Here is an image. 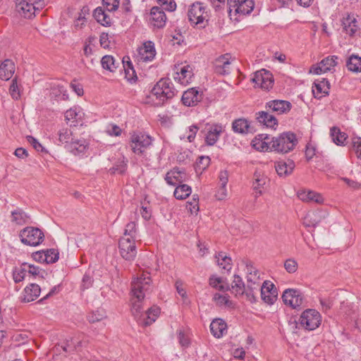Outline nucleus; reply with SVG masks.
<instances>
[{
  "label": "nucleus",
  "mask_w": 361,
  "mask_h": 361,
  "mask_svg": "<svg viewBox=\"0 0 361 361\" xmlns=\"http://www.w3.org/2000/svg\"><path fill=\"white\" fill-rule=\"evenodd\" d=\"M219 266L226 270H230L231 269V259L223 252L219 253L216 256Z\"/></svg>",
  "instance_id": "51"
},
{
  "label": "nucleus",
  "mask_w": 361,
  "mask_h": 361,
  "mask_svg": "<svg viewBox=\"0 0 361 361\" xmlns=\"http://www.w3.org/2000/svg\"><path fill=\"white\" fill-rule=\"evenodd\" d=\"M353 149L358 159L361 160V139L357 138L353 141Z\"/></svg>",
  "instance_id": "64"
},
{
  "label": "nucleus",
  "mask_w": 361,
  "mask_h": 361,
  "mask_svg": "<svg viewBox=\"0 0 361 361\" xmlns=\"http://www.w3.org/2000/svg\"><path fill=\"white\" fill-rule=\"evenodd\" d=\"M338 57L331 56L326 57L319 63L311 66L309 73L316 75H320L331 71L337 64L336 60Z\"/></svg>",
  "instance_id": "11"
},
{
  "label": "nucleus",
  "mask_w": 361,
  "mask_h": 361,
  "mask_svg": "<svg viewBox=\"0 0 361 361\" xmlns=\"http://www.w3.org/2000/svg\"><path fill=\"white\" fill-rule=\"evenodd\" d=\"M192 192L191 188L186 184L178 185L173 192L174 197L178 200L186 199Z\"/></svg>",
  "instance_id": "42"
},
{
  "label": "nucleus",
  "mask_w": 361,
  "mask_h": 361,
  "mask_svg": "<svg viewBox=\"0 0 361 361\" xmlns=\"http://www.w3.org/2000/svg\"><path fill=\"white\" fill-rule=\"evenodd\" d=\"M330 135L332 141L337 145H342L346 140V135L345 133H341L340 129L336 127L331 128Z\"/></svg>",
  "instance_id": "45"
},
{
  "label": "nucleus",
  "mask_w": 361,
  "mask_h": 361,
  "mask_svg": "<svg viewBox=\"0 0 361 361\" xmlns=\"http://www.w3.org/2000/svg\"><path fill=\"white\" fill-rule=\"evenodd\" d=\"M30 219V216L22 209H18L11 212V221L18 225L28 223Z\"/></svg>",
  "instance_id": "39"
},
{
  "label": "nucleus",
  "mask_w": 361,
  "mask_h": 361,
  "mask_svg": "<svg viewBox=\"0 0 361 361\" xmlns=\"http://www.w3.org/2000/svg\"><path fill=\"white\" fill-rule=\"evenodd\" d=\"M59 141L66 144L67 147L70 142L74 140L72 131L68 128L61 129L59 133Z\"/></svg>",
  "instance_id": "52"
},
{
  "label": "nucleus",
  "mask_w": 361,
  "mask_h": 361,
  "mask_svg": "<svg viewBox=\"0 0 361 361\" xmlns=\"http://www.w3.org/2000/svg\"><path fill=\"white\" fill-rule=\"evenodd\" d=\"M210 331L214 337L221 338L227 332V324L221 319H215L210 324Z\"/></svg>",
  "instance_id": "30"
},
{
  "label": "nucleus",
  "mask_w": 361,
  "mask_h": 361,
  "mask_svg": "<svg viewBox=\"0 0 361 361\" xmlns=\"http://www.w3.org/2000/svg\"><path fill=\"white\" fill-rule=\"evenodd\" d=\"M251 81L264 90H269L274 84L272 74L265 69H262L254 73Z\"/></svg>",
  "instance_id": "9"
},
{
  "label": "nucleus",
  "mask_w": 361,
  "mask_h": 361,
  "mask_svg": "<svg viewBox=\"0 0 361 361\" xmlns=\"http://www.w3.org/2000/svg\"><path fill=\"white\" fill-rule=\"evenodd\" d=\"M329 82L323 79L321 81L314 82L312 87V93L316 98H322L329 94Z\"/></svg>",
  "instance_id": "31"
},
{
  "label": "nucleus",
  "mask_w": 361,
  "mask_h": 361,
  "mask_svg": "<svg viewBox=\"0 0 361 361\" xmlns=\"http://www.w3.org/2000/svg\"><path fill=\"white\" fill-rule=\"evenodd\" d=\"M298 198L302 202L322 204L324 198L321 194L312 190H300L298 192Z\"/></svg>",
  "instance_id": "25"
},
{
  "label": "nucleus",
  "mask_w": 361,
  "mask_h": 361,
  "mask_svg": "<svg viewBox=\"0 0 361 361\" xmlns=\"http://www.w3.org/2000/svg\"><path fill=\"white\" fill-rule=\"evenodd\" d=\"M247 286L253 290L260 287L261 279L259 270L251 262L246 264Z\"/></svg>",
  "instance_id": "15"
},
{
  "label": "nucleus",
  "mask_w": 361,
  "mask_h": 361,
  "mask_svg": "<svg viewBox=\"0 0 361 361\" xmlns=\"http://www.w3.org/2000/svg\"><path fill=\"white\" fill-rule=\"evenodd\" d=\"M240 2L239 0H227V11L231 19L233 18V11L234 12V16L237 14L235 13V8L239 5Z\"/></svg>",
  "instance_id": "61"
},
{
  "label": "nucleus",
  "mask_w": 361,
  "mask_h": 361,
  "mask_svg": "<svg viewBox=\"0 0 361 361\" xmlns=\"http://www.w3.org/2000/svg\"><path fill=\"white\" fill-rule=\"evenodd\" d=\"M137 51L140 59L142 61H151L156 55L154 44L151 41L145 42Z\"/></svg>",
  "instance_id": "23"
},
{
  "label": "nucleus",
  "mask_w": 361,
  "mask_h": 361,
  "mask_svg": "<svg viewBox=\"0 0 361 361\" xmlns=\"http://www.w3.org/2000/svg\"><path fill=\"white\" fill-rule=\"evenodd\" d=\"M261 296L262 299L267 304H273L277 298V290L274 285L269 281H264L261 286Z\"/></svg>",
  "instance_id": "19"
},
{
  "label": "nucleus",
  "mask_w": 361,
  "mask_h": 361,
  "mask_svg": "<svg viewBox=\"0 0 361 361\" xmlns=\"http://www.w3.org/2000/svg\"><path fill=\"white\" fill-rule=\"evenodd\" d=\"M106 317V314L104 310L98 309L95 311H92L87 316V319L90 323H95L102 321Z\"/></svg>",
  "instance_id": "48"
},
{
  "label": "nucleus",
  "mask_w": 361,
  "mask_h": 361,
  "mask_svg": "<svg viewBox=\"0 0 361 361\" xmlns=\"http://www.w3.org/2000/svg\"><path fill=\"white\" fill-rule=\"evenodd\" d=\"M206 8L200 2L192 4L188 13L190 22L195 25L204 26V21H207L208 14L205 11Z\"/></svg>",
  "instance_id": "6"
},
{
  "label": "nucleus",
  "mask_w": 361,
  "mask_h": 361,
  "mask_svg": "<svg viewBox=\"0 0 361 361\" xmlns=\"http://www.w3.org/2000/svg\"><path fill=\"white\" fill-rule=\"evenodd\" d=\"M94 17L99 23L104 26L111 25V18L102 7H97L94 10Z\"/></svg>",
  "instance_id": "37"
},
{
  "label": "nucleus",
  "mask_w": 361,
  "mask_h": 361,
  "mask_svg": "<svg viewBox=\"0 0 361 361\" xmlns=\"http://www.w3.org/2000/svg\"><path fill=\"white\" fill-rule=\"evenodd\" d=\"M253 8V0H241L239 5L235 8V13L243 15L249 14Z\"/></svg>",
  "instance_id": "43"
},
{
  "label": "nucleus",
  "mask_w": 361,
  "mask_h": 361,
  "mask_svg": "<svg viewBox=\"0 0 361 361\" xmlns=\"http://www.w3.org/2000/svg\"><path fill=\"white\" fill-rule=\"evenodd\" d=\"M87 143L85 140H73L68 145V149L75 155L84 153L87 149Z\"/></svg>",
  "instance_id": "36"
},
{
  "label": "nucleus",
  "mask_w": 361,
  "mask_h": 361,
  "mask_svg": "<svg viewBox=\"0 0 361 361\" xmlns=\"http://www.w3.org/2000/svg\"><path fill=\"white\" fill-rule=\"evenodd\" d=\"M148 21L153 28H163L166 22V16L159 6H153L149 13Z\"/></svg>",
  "instance_id": "10"
},
{
  "label": "nucleus",
  "mask_w": 361,
  "mask_h": 361,
  "mask_svg": "<svg viewBox=\"0 0 361 361\" xmlns=\"http://www.w3.org/2000/svg\"><path fill=\"white\" fill-rule=\"evenodd\" d=\"M80 344L79 341H75L73 338L66 339L62 344L56 345V350L61 352L62 350L65 353H71L76 350L77 345Z\"/></svg>",
  "instance_id": "38"
},
{
  "label": "nucleus",
  "mask_w": 361,
  "mask_h": 361,
  "mask_svg": "<svg viewBox=\"0 0 361 361\" xmlns=\"http://www.w3.org/2000/svg\"><path fill=\"white\" fill-rule=\"evenodd\" d=\"M193 75V68L190 65L185 63L176 66L174 80L180 84H189Z\"/></svg>",
  "instance_id": "13"
},
{
  "label": "nucleus",
  "mask_w": 361,
  "mask_h": 361,
  "mask_svg": "<svg viewBox=\"0 0 361 361\" xmlns=\"http://www.w3.org/2000/svg\"><path fill=\"white\" fill-rule=\"evenodd\" d=\"M346 66L350 71L361 72V57L352 54L346 61Z\"/></svg>",
  "instance_id": "40"
},
{
  "label": "nucleus",
  "mask_w": 361,
  "mask_h": 361,
  "mask_svg": "<svg viewBox=\"0 0 361 361\" xmlns=\"http://www.w3.org/2000/svg\"><path fill=\"white\" fill-rule=\"evenodd\" d=\"M235 296L243 295L245 290V283L240 276L234 275L229 289Z\"/></svg>",
  "instance_id": "35"
},
{
  "label": "nucleus",
  "mask_w": 361,
  "mask_h": 361,
  "mask_svg": "<svg viewBox=\"0 0 361 361\" xmlns=\"http://www.w3.org/2000/svg\"><path fill=\"white\" fill-rule=\"evenodd\" d=\"M135 222L128 223L126 226L123 237L119 240V248H135Z\"/></svg>",
  "instance_id": "12"
},
{
  "label": "nucleus",
  "mask_w": 361,
  "mask_h": 361,
  "mask_svg": "<svg viewBox=\"0 0 361 361\" xmlns=\"http://www.w3.org/2000/svg\"><path fill=\"white\" fill-rule=\"evenodd\" d=\"M282 300L285 305L296 309L302 305L304 297L299 290L288 288L283 291Z\"/></svg>",
  "instance_id": "8"
},
{
  "label": "nucleus",
  "mask_w": 361,
  "mask_h": 361,
  "mask_svg": "<svg viewBox=\"0 0 361 361\" xmlns=\"http://www.w3.org/2000/svg\"><path fill=\"white\" fill-rule=\"evenodd\" d=\"M103 4L108 11H115L119 6V0H102Z\"/></svg>",
  "instance_id": "60"
},
{
  "label": "nucleus",
  "mask_w": 361,
  "mask_h": 361,
  "mask_svg": "<svg viewBox=\"0 0 361 361\" xmlns=\"http://www.w3.org/2000/svg\"><path fill=\"white\" fill-rule=\"evenodd\" d=\"M357 23V20L353 16L348 15V16L343 20V30L350 36L354 35L358 30Z\"/></svg>",
  "instance_id": "34"
},
{
  "label": "nucleus",
  "mask_w": 361,
  "mask_h": 361,
  "mask_svg": "<svg viewBox=\"0 0 361 361\" xmlns=\"http://www.w3.org/2000/svg\"><path fill=\"white\" fill-rule=\"evenodd\" d=\"M158 2L164 6V9L169 11H173L176 8V4L174 0H157Z\"/></svg>",
  "instance_id": "62"
},
{
  "label": "nucleus",
  "mask_w": 361,
  "mask_h": 361,
  "mask_svg": "<svg viewBox=\"0 0 361 361\" xmlns=\"http://www.w3.org/2000/svg\"><path fill=\"white\" fill-rule=\"evenodd\" d=\"M59 250H39L32 254L33 259L40 263H54L59 259Z\"/></svg>",
  "instance_id": "14"
},
{
  "label": "nucleus",
  "mask_w": 361,
  "mask_h": 361,
  "mask_svg": "<svg viewBox=\"0 0 361 361\" xmlns=\"http://www.w3.org/2000/svg\"><path fill=\"white\" fill-rule=\"evenodd\" d=\"M26 263H23L19 268H16L13 272V278L16 283H19L26 276Z\"/></svg>",
  "instance_id": "53"
},
{
  "label": "nucleus",
  "mask_w": 361,
  "mask_h": 361,
  "mask_svg": "<svg viewBox=\"0 0 361 361\" xmlns=\"http://www.w3.org/2000/svg\"><path fill=\"white\" fill-rule=\"evenodd\" d=\"M232 129L235 133L240 134H248L254 132L250 123L245 118H238L233 121Z\"/></svg>",
  "instance_id": "28"
},
{
  "label": "nucleus",
  "mask_w": 361,
  "mask_h": 361,
  "mask_svg": "<svg viewBox=\"0 0 361 361\" xmlns=\"http://www.w3.org/2000/svg\"><path fill=\"white\" fill-rule=\"evenodd\" d=\"M175 95V89L173 84L167 80H161L153 87L151 92V97L154 101V97L157 102L156 105H161L169 99H171Z\"/></svg>",
  "instance_id": "3"
},
{
  "label": "nucleus",
  "mask_w": 361,
  "mask_h": 361,
  "mask_svg": "<svg viewBox=\"0 0 361 361\" xmlns=\"http://www.w3.org/2000/svg\"><path fill=\"white\" fill-rule=\"evenodd\" d=\"M123 68L125 71L126 78L131 82H135L137 78L132 63L130 62H128L126 65L123 63Z\"/></svg>",
  "instance_id": "54"
},
{
  "label": "nucleus",
  "mask_w": 361,
  "mask_h": 361,
  "mask_svg": "<svg viewBox=\"0 0 361 361\" xmlns=\"http://www.w3.org/2000/svg\"><path fill=\"white\" fill-rule=\"evenodd\" d=\"M294 168L295 164L290 160H288V161H280L275 164L276 171L281 177H286L290 175Z\"/></svg>",
  "instance_id": "32"
},
{
  "label": "nucleus",
  "mask_w": 361,
  "mask_h": 361,
  "mask_svg": "<svg viewBox=\"0 0 361 361\" xmlns=\"http://www.w3.org/2000/svg\"><path fill=\"white\" fill-rule=\"evenodd\" d=\"M218 64L216 66V72L219 73L220 74H228L230 72L229 66L230 62L228 60V55L226 54L224 56H220L217 59Z\"/></svg>",
  "instance_id": "41"
},
{
  "label": "nucleus",
  "mask_w": 361,
  "mask_h": 361,
  "mask_svg": "<svg viewBox=\"0 0 361 361\" xmlns=\"http://www.w3.org/2000/svg\"><path fill=\"white\" fill-rule=\"evenodd\" d=\"M51 95L57 99L61 97L62 99H66L68 98V94H66V90L64 89L63 86L57 85L56 87H53L51 91Z\"/></svg>",
  "instance_id": "57"
},
{
  "label": "nucleus",
  "mask_w": 361,
  "mask_h": 361,
  "mask_svg": "<svg viewBox=\"0 0 361 361\" xmlns=\"http://www.w3.org/2000/svg\"><path fill=\"white\" fill-rule=\"evenodd\" d=\"M152 279L148 272L142 271L133 279L130 288V310L133 317L140 315L145 297L151 290Z\"/></svg>",
  "instance_id": "1"
},
{
  "label": "nucleus",
  "mask_w": 361,
  "mask_h": 361,
  "mask_svg": "<svg viewBox=\"0 0 361 361\" xmlns=\"http://www.w3.org/2000/svg\"><path fill=\"white\" fill-rule=\"evenodd\" d=\"M41 292L40 287L36 283L27 286L20 295V300L23 302H30L38 298Z\"/></svg>",
  "instance_id": "22"
},
{
  "label": "nucleus",
  "mask_w": 361,
  "mask_h": 361,
  "mask_svg": "<svg viewBox=\"0 0 361 361\" xmlns=\"http://www.w3.org/2000/svg\"><path fill=\"white\" fill-rule=\"evenodd\" d=\"M200 97L199 92L195 88H190L183 92L181 100L184 105L192 106L200 101Z\"/></svg>",
  "instance_id": "27"
},
{
  "label": "nucleus",
  "mask_w": 361,
  "mask_h": 361,
  "mask_svg": "<svg viewBox=\"0 0 361 361\" xmlns=\"http://www.w3.org/2000/svg\"><path fill=\"white\" fill-rule=\"evenodd\" d=\"M291 104L289 102L285 100H273L268 102L266 108L268 111L281 114L288 111L290 109Z\"/></svg>",
  "instance_id": "26"
},
{
  "label": "nucleus",
  "mask_w": 361,
  "mask_h": 361,
  "mask_svg": "<svg viewBox=\"0 0 361 361\" xmlns=\"http://www.w3.org/2000/svg\"><path fill=\"white\" fill-rule=\"evenodd\" d=\"M178 338L179 343L182 347L188 348L190 344V341L188 335L184 333L182 330L178 331Z\"/></svg>",
  "instance_id": "59"
},
{
  "label": "nucleus",
  "mask_w": 361,
  "mask_h": 361,
  "mask_svg": "<svg viewBox=\"0 0 361 361\" xmlns=\"http://www.w3.org/2000/svg\"><path fill=\"white\" fill-rule=\"evenodd\" d=\"M269 183V178L261 171H255L253 175L252 188L255 192V197L262 195L264 189Z\"/></svg>",
  "instance_id": "20"
},
{
  "label": "nucleus",
  "mask_w": 361,
  "mask_h": 361,
  "mask_svg": "<svg viewBox=\"0 0 361 361\" xmlns=\"http://www.w3.org/2000/svg\"><path fill=\"white\" fill-rule=\"evenodd\" d=\"M213 299L219 306H231L232 304L231 301L229 300V295L227 294L221 295L216 293Z\"/></svg>",
  "instance_id": "55"
},
{
  "label": "nucleus",
  "mask_w": 361,
  "mask_h": 361,
  "mask_svg": "<svg viewBox=\"0 0 361 361\" xmlns=\"http://www.w3.org/2000/svg\"><path fill=\"white\" fill-rule=\"evenodd\" d=\"M228 180V174L226 171H221L219 175V188H226V185Z\"/></svg>",
  "instance_id": "63"
},
{
  "label": "nucleus",
  "mask_w": 361,
  "mask_h": 361,
  "mask_svg": "<svg viewBox=\"0 0 361 361\" xmlns=\"http://www.w3.org/2000/svg\"><path fill=\"white\" fill-rule=\"evenodd\" d=\"M19 238L23 245L36 247L43 241L44 235L39 228L28 226L20 231Z\"/></svg>",
  "instance_id": "4"
},
{
  "label": "nucleus",
  "mask_w": 361,
  "mask_h": 361,
  "mask_svg": "<svg viewBox=\"0 0 361 361\" xmlns=\"http://www.w3.org/2000/svg\"><path fill=\"white\" fill-rule=\"evenodd\" d=\"M298 140L294 133L286 132L280 134L278 137L271 138V147L274 151L286 154L293 150Z\"/></svg>",
  "instance_id": "2"
},
{
  "label": "nucleus",
  "mask_w": 361,
  "mask_h": 361,
  "mask_svg": "<svg viewBox=\"0 0 361 361\" xmlns=\"http://www.w3.org/2000/svg\"><path fill=\"white\" fill-rule=\"evenodd\" d=\"M199 128L197 126L192 125L188 128L185 134L180 135V139H187L189 142L194 140Z\"/></svg>",
  "instance_id": "56"
},
{
  "label": "nucleus",
  "mask_w": 361,
  "mask_h": 361,
  "mask_svg": "<svg viewBox=\"0 0 361 361\" xmlns=\"http://www.w3.org/2000/svg\"><path fill=\"white\" fill-rule=\"evenodd\" d=\"M101 64L103 68L114 72L117 68L116 60L111 55H106L101 59Z\"/></svg>",
  "instance_id": "47"
},
{
  "label": "nucleus",
  "mask_w": 361,
  "mask_h": 361,
  "mask_svg": "<svg viewBox=\"0 0 361 361\" xmlns=\"http://www.w3.org/2000/svg\"><path fill=\"white\" fill-rule=\"evenodd\" d=\"M160 313V309L157 306H153L148 309L147 311L144 312L143 309L140 310V315L134 317L137 322L142 326H149L152 324Z\"/></svg>",
  "instance_id": "17"
},
{
  "label": "nucleus",
  "mask_w": 361,
  "mask_h": 361,
  "mask_svg": "<svg viewBox=\"0 0 361 361\" xmlns=\"http://www.w3.org/2000/svg\"><path fill=\"white\" fill-rule=\"evenodd\" d=\"M322 323L321 314L314 309H307L302 312L299 318L301 327L307 331H313Z\"/></svg>",
  "instance_id": "5"
},
{
  "label": "nucleus",
  "mask_w": 361,
  "mask_h": 361,
  "mask_svg": "<svg viewBox=\"0 0 361 361\" xmlns=\"http://www.w3.org/2000/svg\"><path fill=\"white\" fill-rule=\"evenodd\" d=\"M82 112L78 107L71 108L65 113V118L68 121H78L80 120L82 116Z\"/></svg>",
  "instance_id": "49"
},
{
  "label": "nucleus",
  "mask_w": 361,
  "mask_h": 361,
  "mask_svg": "<svg viewBox=\"0 0 361 361\" xmlns=\"http://www.w3.org/2000/svg\"><path fill=\"white\" fill-rule=\"evenodd\" d=\"M15 65L9 59L5 60L0 66V78L4 80H8L13 75Z\"/></svg>",
  "instance_id": "33"
},
{
  "label": "nucleus",
  "mask_w": 361,
  "mask_h": 361,
  "mask_svg": "<svg viewBox=\"0 0 361 361\" xmlns=\"http://www.w3.org/2000/svg\"><path fill=\"white\" fill-rule=\"evenodd\" d=\"M11 96L14 99H18L20 97L19 87L17 83L16 78L12 80L11 85L9 88Z\"/></svg>",
  "instance_id": "58"
},
{
  "label": "nucleus",
  "mask_w": 361,
  "mask_h": 361,
  "mask_svg": "<svg viewBox=\"0 0 361 361\" xmlns=\"http://www.w3.org/2000/svg\"><path fill=\"white\" fill-rule=\"evenodd\" d=\"M320 221L321 218L316 212H309L303 219V224L306 227H314Z\"/></svg>",
  "instance_id": "46"
},
{
  "label": "nucleus",
  "mask_w": 361,
  "mask_h": 361,
  "mask_svg": "<svg viewBox=\"0 0 361 361\" xmlns=\"http://www.w3.org/2000/svg\"><path fill=\"white\" fill-rule=\"evenodd\" d=\"M128 161L124 157H121L114 163V166L109 169V172L111 174H122L127 169Z\"/></svg>",
  "instance_id": "44"
},
{
  "label": "nucleus",
  "mask_w": 361,
  "mask_h": 361,
  "mask_svg": "<svg viewBox=\"0 0 361 361\" xmlns=\"http://www.w3.org/2000/svg\"><path fill=\"white\" fill-rule=\"evenodd\" d=\"M209 285L219 290L227 291L229 289L228 285L224 284V280L221 277H216L214 276L209 278Z\"/></svg>",
  "instance_id": "50"
},
{
  "label": "nucleus",
  "mask_w": 361,
  "mask_h": 361,
  "mask_svg": "<svg viewBox=\"0 0 361 361\" xmlns=\"http://www.w3.org/2000/svg\"><path fill=\"white\" fill-rule=\"evenodd\" d=\"M16 11L25 18H31L35 15L32 0H16Z\"/></svg>",
  "instance_id": "21"
},
{
  "label": "nucleus",
  "mask_w": 361,
  "mask_h": 361,
  "mask_svg": "<svg viewBox=\"0 0 361 361\" xmlns=\"http://www.w3.org/2000/svg\"><path fill=\"white\" fill-rule=\"evenodd\" d=\"M252 147L258 151L273 150L271 147V139L268 135H258L252 141Z\"/></svg>",
  "instance_id": "24"
},
{
  "label": "nucleus",
  "mask_w": 361,
  "mask_h": 361,
  "mask_svg": "<svg viewBox=\"0 0 361 361\" xmlns=\"http://www.w3.org/2000/svg\"><path fill=\"white\" fill-rule=\"evenodd\" d=\"M205 142L208 145H214L219 140L221 134L224 131V127L218 123L207 124L205 127Z\"/></svg>",
  "instance_id": "18"
},
{
  "label": "nucleus",
  "mask_w": 361,
  "mask_h": 361,
  "mask_svg": "<svg viewBox=\"0 0 361 361\" xmlns=\"http://www.w3.org/2000/svg\"><path fill=\"white\" fill-rule=\"evenodd\" d=\"M189 178L188 174L183 170L174 168L168 171L165 176V180L170 185H178L187 181Z\"/></svg>",
  "instance_id": "16"
},
{
  "label": "nucleus",
  "mask_w": 361,
  "mask_h": 361,
  "mask_svg": "<svg viewBox=\"0 0 361 361\" xmlns=\"http://www.w3.org/2000/svg\"><path fill=\"white\" fill-rule=\"evenodd\" d=\"M152 137L142 133H134L131 136L130 147L137 154H142L152 145Z\"/></svg>",
  "instance_id": "7"
},
{
  "label": "nucleus",
  "mask_w": 361,
  "mask_h": 361,
  "mask_svg": "<svg viewBox=\"0 0 361 361\" xmlns=\"http://www.w3.org/2000/svg\"><path fill=\"white\" fill-rule=\"evenodd\" d=\"M256 119L259 123L263 124L267 128H274L278 125L275 116L270 114L268 111H262L256 113Z\"/></svg>",
  "instance_id": "29"
}]
</instances>
